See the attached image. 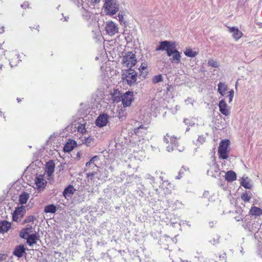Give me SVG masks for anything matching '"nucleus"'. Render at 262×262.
I'll return each instance as SVG.
<instances>
[{
	"label": "nucleus",
	"mask_w": 262,
	"mask_h": 262,
	"mask_svg": "<svg viewBox=\"0 0 262 262\" xmlns=\"http://www.w3.org/2000/svg\"><path fill=\"white\" fill-rule=\"evenodd\" d=\"M252 194L250 192V191L246 192L245 193H243L242 196L241 198L243 201L244 202H249L250 199H251Z\"/></svg>",
	"instance_id": "obj_38"
},
{
	"label": "nucleus",
	"mask_w": 262,
	"mask_h": 262,
	"mask_svg": "<svg viewBox=\"0 0 262 262\" xmlns=\"http://www.w3.org/2000/svg\"><path fill=\"white\" fill-rule=\"evenodd\" d=\"M220 111L225 116H228L230 114L229 110L228 108L227 104L224 99H222L219 104Z\"/></svg>",
	"instance_id": "obj_16"
},
{
	"label": "nucleus",
	"mask_w": 262,
	"mask_h": 262,
	"mask_svg": "<svg viewBox=\"0 0 262 262\" xmlns=\"http://www.w3.org/2000/svg\"><path fill=\"white\" fill-rule=\"evenodd\" d=\"M165 187H166V188H165V194L171 193L172 191L174 189L173 184L168 181H165Z\"/></svg>",
	"instance_id": "obj_33"
},
{
	"label": "nucleus",
	"mask_w": 262,
	"mask_h": 262,
	"mask_svg": "<svg viewBox=\"0 0 262 262\" xmlns=\"http://www.w3.org/2000/svg\"><path fill=\"white\" fill-rule=\"evenodd\" d=\"M1 29H2V32H1L0 33L4 32V31H5V30H4L5 28H4V27H2L1 28Z\"/></svg>",
	"instance_id": "obj_61"
},
{
	"label": "nucleus",
	"mask_w": 262,
	"mask_h": 262,
	"mask_svg": "<svg viewBox=\"0 0 262 262\" xmlns=\"http://www.w3.org/2000/svg\"><path fill=\"white\" fill-rule=\"evenodd\" d=\"M76 145V143L74 141H71L69 142H67L63 147V151L64 152H70L74 148Z\"/></svg>",
	"instance_id": "obj_28"
},
{
	"label": "nucleus",
	"mask_w": 262,
	"mask_h": 262,
	"mask_svg": "<svg viewBox=\"0 0 262 262\" xmlns=\"http://www.w3.org/2000/svg\"><path fill=\"white\" fill-rule=\"evenodd\" d=\"M105 29L106 33L110 36H113L118 32V25L112 21H107Z\"/></svg>",
	"instance_id": "obj_6"
},
{
	"label": "nucleus",
	"mask_w": 262,
	"mask_h": 262,
	"mask_svg": "<svg viewBox=\"0 0 262 262\" xmlns=\"http://www.w3.org/2000/svg\"><path fill=\"white\" fill-rule=\"evenodd\" d=\"M186 104H189V103H190L191 104H192V100L190 98H188L185 101Z\"/></svg>",
	"instance_id": "obj_58"
},
{
	"label": "nucleus",
	"mask_w": 262,
	"mask_h": 262,
	"mask_svg": "<svg viewBox=\"0 0 262 262\" xmlns=\"http://www.w3.org/2000/svg\"><path fill=\"white\" fill-rule=\"evenodd\" d=\"M233 96H234V91L233 90H231L227 92V95L226 97L228 99L229 103H231L232 102Z\"/></svg>",
	"instance_id": "obj_45"
},
{
	"label": "nucleus",
	"mask_w": 262,
	"mask_h": 262,
	"mask_svg": "<svg viewBox=\"0 0 262 262\" xmlns=\"http://www.w3.org/2000/svg\"><path fill=\"white\" fill-rule=\"evenodd\" d=\"M228 86L225 82H220L217 85V92L221 96L227 94Z\"/></svg>",
	"instance_id": "obj_20"
},
{
	"label": "nucleus",
	"mask_w": 262,
	"mask_h": 262,
	"mask_svg": "<svg viewBox=\"0 0 262 262\" xmlns=\"http://www.w3.org/2000/svg\"><path fill=\"white\" fill-rule=\"evenodd\" d=\"M229 144V140H223L221 142L218 149V154L220 159H227L228 158Z\"/></svg>",
	"instance_id": "obj_2"
},
{
	"label": "nucleus",
	"mask_w": 262,
	"mask_h": 262,
	"mask_svg": "<svg viewBox=\"0 0 262 262\" xmlns=\"http://www.w3.org/2000/svg\"><path fill=\"white\" fill-rule=\"evenodd\" d=\"M20 61L19 54H15L13 58L10 59L9 63L11 67H13L16 66Z\"/></svg>",
	"instance_id": "obj_30"
},
{
	"label": "nucleus",
	"mask_w": 262,
	"mask_h": 262,
	"mask_svg": "<svg viewBox=\"0 0 262 262\" xmlns=\"http://www.w3.org/2000/svg\"><path fill=\"white\" fill-rule=\"evenodd\" d=\"M209 225H210V226L211 227H212V226H213V225H214V223H213V222H210V223H209Z\"/></svg>",
	"instance_id": "obj_63"
},
{
	"label": "nucleus",
	"mask_w": 262,
	"mask_h": 262,
	"mask_svg": "<svg viewBox=\"0 0 262 262\" xmlns=\"http://www.w3.org/2000/svg\"><path fill=\"white\" fill-rule=\"evenodd\" d=\"M126 115V113L125 112V109H122L119 110L118 112V118L121 121H123L124 120Z\"/></svg>",
	"instance_id": "obj_39"
},
{
	"label": "nucleus",
	"mask_w": 262,
	"mask_h": 262,
	"mask_svg": "<svg viewBox=\"0 0 262 262\" xmlns=\"http://www.w3.org/2000/svg\"><path fill=\"white\" fill-rule=\"evenodd\" d=\"M161 93V91L159 92L156 94V97H158L159 96H160V93Z\"/></svg>",
	"instance_id": "obj_62"
},
{
	"label": "nucleus",
	"mask_w": 262,
	"mask_h": 262,
	"mask_svg": "<svg viewBox=\"0 0 262 262\" xmlns=\"http://www.w3.org/2000/svg\"><path fill=\"white\" fill-rule=\"evenodd\" d=\"M21 99H20L19 98H17V101L18 102H20L21 101Z\"/></svg>",
	"instance_id": "obj_64"
},
{
	"label": "nucleus",
	"mask_w": 262,
	"mask_h": 262,
	"mask_svg": "<svg viewBox=\"0 0 262 262\" xmlns=\"http://www.w3.org/2000/svg\"><path fill=\"white\" fill-rule=\"evenodd\" d=\"M27 243L30 246H32L33 245L36 243V241L38 239L36 233H33L28 235L27 237Z\"/></svg>",
	"instance_id": "obj_23"
},
{
	"label": "nucleus",
	"mask_w": 262,
	"mask_h": 262,
	"mask_svg": "<svg viewBox=\"0 0 262 262\" xmlns=\"http://www.w3.org/2000/svg\"><path fill=\"white\" fill-rule=\"evenodd\" d=\"M32 227L31 226H28L21 230L19 233V236L21 238L26 239L29 235V233L31 232Z\"/></svg>",
	"instance_id": "obj_25"
},
{
	"label": "nucleus",
	"mask_w": 262,
	"mask_h": 262,
	"mask_svg": "<svg viewBox=\"0 0 262 262\" xmlns=\"http://www.w3.org/2000/svg\"><path fill=\"white\" fill-rule=\"evenodd\" d=\"M7 257V254L0 253V262L5 261Z\"/></svg>",
	"instance_id": "obj_54"
},
{
	"label": "nucleus",
	"mask_w": 262,
	"mask_h": 262,
	"mask_svg": "<svg viewBox=\"0 0 262 262\" xmlns=\"http://www.w3.org/2000/svg\"><path fill=\"white\" fill-rule=\"evenodd\" d=\"M121 93L117 90H114L112 96L114 102H118L121 100Z\"/></svg>",
	"instance_id": "obj_29"
},
{
	"label": "nucleus",
	"mask_w": 262,
	"mask_h": 262,
	"mask_svg": "<svg viewBox=\"0 0 262 262\" xmlns=\"http://www.w3.org/2000/svg\"><path fill=\"white\" fill-rule=\"evenodd\" d=\"M75 189L73 186L69 185L63 191V195L66 199L67 197L71 196L74 192Z\"/></svg>",
	"instance_id": "obj_26"
},
{
	"label": "nucleus",
	"mask_w": 262,
	"mask_h": 262,
	"mask_svg": "<svg viewBox=\"0 0 262 262\" xmlns=\"http://www.w3.org/2000/svg\"><path fill=\"white\" fill-rule=\"evenodd\" d=\"M77 128L78 132L82 134H83L86 132L85 126L83 124H79Z\"/></svg>",
	"instance_id": "obj_49"
},
{
	"label": "nucleus",
	"mask_w": 262,
	"mask_h": 262,
	"mask_svg": "<svg viewBox=\"0 0 262 262\" xmlns=\"http://www.w3.org/2000/svg\"><path fill=\"white\" fill-rule=\"evenodd\" d=\"M26 248L23 245H20L16 246L13 252L14 255L17 256L18 258L21 257L23 256L24 253H25Z\"/></svg>",
	"instance_id": "obj_17"
},
{
	"label": "nucleus",
	"mask_w": 262,
	"mask_h": 262,
	"mask_svg": "<svg viewBox=\"0 0 262 262\" xmlns=\"http://www.w3.org/2000/svg\"><path fill=\"white\" fill-rule=\"evenodd\" d=\"M26 212V207L24 206H21L16 208L13 213V220L15 222L20 221L21 218L24 216Z\"/></svg>",
	"instance_id": "obj_7"
},
{
	"label": "nucleus",
	"mask_w": 262,
	"mask_h": 262,
	"mask_svg": "<svg viewBox=\"0 0 262 262\" xmlns=\"http://www.w3.org/2000/svg\"><path fill=\"white\" fill-rule=\"evenodd\" d=\"M236 174L232 170L227 171L225 174V179L228 182H232L236 180Z\"/></svg>",
	"instance_id": "obj_27"
},
{
	"label": "nucleus",
	"mask_w": 262,
	"mask_h": 262,
	"mask_svg": "<svg viewBox=\"0 0 262 262\" xmlns=\"http://www.w3.org/2000/svg\"><path fill=\"white\" fill-rule=\"evenodd\" d=\"M5 51L4 49L0 47V58L2 57L3 55H4Z\"/></svg>",
	"instance_id": "obj_57"
},
{
	"label": "nucleus",
	"mask_w": 262,
	"mask_h": 262,
	"mask_svg": "<svg viewBox=\"0 0 262 262\" xmlns=\"http://www.w3.org/2000/svg\"><path fill=\"white\" fill-rule=\"evenodd\" d=\"M143 129L145 131L146 129L143 127L140 126V127L136 128L135 129V133L136 135L138 136H140V132H141V130Z\"/></svg>",
	"instance_id": "obj_51"
},
{
	"label": "nucleus",
	"mask_w": 262,
	"mask_h": 262,
	"mask_svg": "<svg viewBox=\"0 0 262 262\" xmlns=\"http://www.w3.org/2000/svg\"><path fill=\"white\" fill-rule=\"evenodd\" d=\"M179 219L176 216V215L172 213H169L166 214V220L165 223L167 226H172L174 227L176 225L178 226L179 223Z\"/></svg>",
	"instance_id": "obj_10"
},
{
	"label": "nucleus",
	"mask_w": 262,
	"mask_h": 262,
	"mask_svg": "<svg viewBox=\"0 0 262 262\" xmlns=\"http://www.w3.org/2000/svg\"><path fill=\"white\" fill-rule=\"evenodd\" d=\"M177 149L180 151V152H182V151H183L184 150V147L183 146H182L179 148H177Z\"/></svg>",
	"instance_id": "obj_60"
},
{
	"label": "nucleus",
	"mask_w": 262,
	"mask_h": 262,
	"mask_svg": "<svg viewBox=\"0 0 262 262\" xmlns=\"http://www.w3.org/2000/svg\"><path fill=\"white\" fill-rule=\"evenodd\" d=\"M195 119L185 118L184 119V123L188 126H193L195 124Z\"/></svg>",
	"instance_id": "obj_41"
},
{
	"label": "nucleus",
	"mask_w": 262,
	"mask_h": 262,
	"mask_svg": "<svg viewBox=\"0 0 262 262\" xmlns=\"http://www.w3.org/2000/svg\"><path fill=\"white\" fill-rule=\"evenodd\" d=\"M30 195L27 192H23L19 197V203L21 205L25 204L29 199Z\"/></svg>",
	"instance_id": "obj_31"
},
{
	"label": "nucleus",
	"mask_w": 262,
	"mask_h": 262,
	"mask_svg": "<svg viewBox=\"0 0 262 262\" xmlns=\"http://www.w3.org/2000/svg\"><path fill=\"white\" fill-rule=\"evenodd\" d=\"M35 217L33 215H30L27 217L23 221V224L33 222Z\"/></svg>",
	"instance_id": "obj_48"
},
{
	"label": "nucleus",
	"mask_w": 262,
	"mask_h": 262,
	"mask_svg": "<svg viewBox=\"0 0 262 262\" xmlns=\"http://www.w3.org/2000/svg\"><path fill=\"white\" fill-rule=\"evenodd\" d=\"M209 66H211L213 68H218L219 67V63L216 60L213 59H209L208 62Z\"/></svg>",
	"instance_id": "obj_42"
},
{
	"label": "nucleus",
	"mask_w": 262,
	"mask_h": 262,
	"mask_svg": "<svg viewBox=\"0 0 262 262\" xmlns=\"http://www.w3.org/2000/svg\"><path fill=\"white\" fill-rule=\"evenodd\" d=\"M250 213L252 215L260 216L262 214V210L260 208L253 206L250 209Z\"/></svg>",
	"instance_id": "obj_32"
},
{
	"label": "nucleus",
	"mask_w": 262,
	"mask_h": 262,
	"mask_svg": "<svg viewBox=\"0 0 262 262\" xmlns=\"http://www.w3.org/2000/svg\"><path fill=\"white\" fill-rule=\"evenodd\" d=\"M137 63L136 57L135 54L132 52H128L123 56L122 63L123 67L131 69Z\"/></svg>",
	"instance_id": "obj_3"
},
{
	"label": "nucleus",
	"mask_w": 262,
	"mask_h": 262,
	"mask_svg": "<svg viewBox=\"0 0 262 262\" xmlns=\"http://www.w3.org/2000/svg\"><path fill=\"white\" fill-rule=\"evenodd\" d=\"M47 181L44 179V176L40 174L37 176L35 179V184L36 188L41 191L43 190L47 185Z\"/></svg>",
	"instance_id": "obj_11"
},
{
	"label": "nucleus",
	"mask_w": 262,
	"mask_h": 262,
	"mask_svg": "<svg viewBox=\"0 0 262 262\" xmlns=\"http://www.w3.org/2000/svg\"><path fill=\"white\" fill-rule=\"evenodd\" d=\"M219 172V169L215 163L212 164L207 173L208 176L215 178Z\"/></svg>",
	"instance_id": "obj_21"
},
{
	"label": "nucleus",
	"mask_w": 262,
	"mask_h": 262,
	"mask_svg": "<svg viewBox=\"0 0 262 262\" xmlns=\"http://www.w3.org/2000/svg\"><path fill=\"white\" fill-rule=\"evenodd\" d=\"M133 92L127 91L121 96V101L124 107L130 105L134 98Z\"/></svg>",
	"instance_id": "obj_8"
},
{
	"label": "nucleus",
	"mask_w": 262,
	"mask_h": 262,
	"mask_svg": "<svg viewBox=\"0 0 262 262\" xmlns=\"http://www.w3.org/2000/svg\"><path fill=\"white\" fill-rule=\"evenodd\" d=\"M96 174L95 172H89L86 173L87 177L88 178V182L92 183L94 182V176Z\"/></svg>",
	"instance_id": "obj_43"
},
{
	"label": "nucleus",
	"mask_w": 262,
	"mask_h": 262,
	"mask_svg": "<svg viewBox=\"0 0 262 262\" xmlns=\"http://www.w3.org/2000/svg\"><path fill=\"white\" fill-rule=\"evenodd\" d=\"M165 141L166 142L165 146L168 152L172 151L174 148H176L178 147V140L176 137L167 136V138L165 139Z\"/></svg>",
	"instance_id": "obj_5"
},
{
	"label": "nucleus",
	"mask_w": 262,
	"mask_h": 262,
	"mask_svg": "<svg viewBox=\"0 0 262 262\" xmlns=\"http://www.w3.org/2000/svg\"><path fill=\"white\" fill-rule=\"evenodd\" d=\"M147 64L146 63L144 62V63H142L140 67L139 68V70L141 73H143V71L146 70L147 69Z\"/></svg>",
	"instance_id": "obj_50"
},
{
	"label": "nucleus",
	"mask_w": 262,
	"mask_h": 262,
	"mask_svg": "<svg viewBox=\"0 0 262 262\" xmlns=\"http://www.w3.org/2000/svg\"><path fill=\"white\" fill-rule=\"evenodd\" d=\"M241 183L244 188L247 189H250L252 186L251 180L247 177H242Z\"/></svg>",
	"instance_id": "obj_24"
},
{
	"label": "nucleus",
	"mask_w": 262,
	"mask_h": 262,
	"mask_svg": "<svg viewBox=\"0 0 262 262\" xmlns=\"http://www.w3.org/2000/svg\"><path fill=\"white\" fill-rule=\"evenodd\" d=\"M219 238L217 237L216 240L214 239L213 241H210V243H211L212 245H215L216 244L219 243Z\"/></svg>",
	"instance_id": "obj_56"
},
{
	"label": "nucleus",
	"mask_w": 262,
	"mask_h": 262,
	"mask_svg": "<svg viewBox=\"0 0 262 262\" xmlns=\"http://www.w3.org/2000/svg\"><path fill=\"white\" fill-rule=\"evenodd\" d=\"M229 29L230 32L232 34L233 38L236 40H238L243 36V33L237 27H229Z\"/></svg>",
	"instance_id": "obj_19"
},
{
	"label": "nucleus",
	"mask_w": 262,
	"mask_h": 262,
	"mask_svg": "<svg viewBox=\"0 0 262 262\" xmlns=\"http://www.w3.org/2000/svg\"><path fill=\"white\" fill-rule=\"evenodd\" d=\"M138 74L132 69L124 71L122 74V79L128 85L131 86L135 84L137 81Z\"/></svg>",
	"instance_id": "obj_1"
},
{
	"label": "nucleus",
	"mask_w": 262,
	"mask_h": 262,
	"mask_svg": "<svg viewBox=\"0 0 262 262\" xmlns=\"http://www.w3.org/2000/svg\"><path fill=\"white\" fill-rule=\"evenodd\" d=\"M177 50L176 41L165 40V51L167 54Z\"/></svg>",
	"instance_id": "obj_15"
},
{
	"label": "nucleus",
	"mask_w": 262,
	"mask_h": 262,
	"mask_svg": "<svg viewBox=\"0 0 262 262\" xmlns=\"http://www.w3.org/2000/svg\"><path fill=\"white\" fill-rule=\"evenodd\" d=\"M107 14L113 15L119 11V4L116 0H106L104 5Z\"/></svg>",
	"instance_id": "obj_4"
},
{
	"label": "nucleus",
	"mask_w": 262,
	"mask_h": 262,
	"mask_svg": "<svg viewBox=\"0 0 262 262\" xmlns=\"http://www.w3.org/2000/svg\"><path fill=\"white\" fill-rule=\"evenodd\" d=\"M185 170V169L183 167H182V168L180 169L179 172V175L176 177V179H180L182 177V174L184 172Z\"/></svg>",
	"instance_id": "obj_53"
},
{
	"label": "nucleus",
	"mask_w": 262,
	"mask_h": 262,
	"mask_svg": "<svg viewBox=\"0 0 262 262\" xmlns=\"http://www.w3.org/2000/svg\"><path fill=\"white\" fill-rule=\"evenodd\" d=\"M11 223L4 220L0 222V233L7 232L11 228Z\"/></svg>",
	"instance_id": "obj_22"
},
{
	"label": "nucleus",
	"mask_w": 262,
	"mask_h": 262,
	"mask_svg": "<svg viewBox=\"0 0 262 262\" xmlns=\"http://www.w3.org/2000/svg\"><path fill=\"white\" fill-rule=\"evenodd\" d=\"M73 1L78 7L80 6H82V9L83 11L82 13V16L86 19H88L91 15V13L89 12L88 8L86 5H84V2L82 0H71Z\"/></svg>",
	"instance_id": "obj_9"
},
{
	"label": "nucleus",
	"mask_w": 262,
	"mask_h": 262,
	"mask_svg": "<svg viewBox=\"0 0 262 262\" xmlns=\"http://www.w3.org/2000/svg\"><path fill=\"white\" fill-rule=\"evenodd\" d=\"M163 81V76L161 74L156 75L153 77L152 82L153 83L156 84Z\"/></svg>",
	"instance_id": "obj_40"
},
{
	"label": "nucleus",
	"mask_w": 262,
	"mask_h": 262,
	"mask_svg": "<svg viewBox=\"0 0 262 262\" xmlns=\"http://www.w3.org/2000/svg\"><path fill=\"white\" fill-rule=\"evenodd\" d=\"M94 139L92 136H88V137H84V139L83 141V143L85 144L87 146H91L94 144Z\"/></svg>",
	"instance_id": "obj_36"
},
{
	"label": "nucleus",
	"mask_w": 262,
	"mask_h": 262,
	"mask_svg": "<svg viewBox=\"0 0 262 262\" xmlns=\"http://www.w3.org/2000/svg\"><path fill=\"white\" fill-rule=\"evenodd\" d=\"M100 0H87L88 2L84 5L88 7H90L91 6H94L96 4L99 2Z\"/></svg>",
	"instance_id": "obj_47"
},
{
	"label": "nucleus",
	"mask_w": 262,
	"mask_h": 262,
	"mask_svg": "<svg viewBox=\"0 0 262 262\" xmlns=\"http://www.w3.org/2000/svg\"><path fill=\"white\" fill-rule=\"evenodd\" d=\"M98 159V156H94L93 157H92L91 160L88 162L86 163V167L88 168V167H96V165L95 164V162L96 161V160H97Z\"/></svg>",
	"instance_id": "obj_37"
},
{
	"label": "nucleus",
	"mask_w": 262,
	"mask_h": 262,
	"mask_svg": "<svg viewBox=\"0 0 262 262\" xmlns=\"http://www.w3.org/2000/svg\"><path fill=\"white\" fill-rule=\"evenodd\" d=\"M55 169V163L53 161L50 160L47 163L46 166V173L50 177L53 173Z\"/></svg>",
	"instance_id": "obj_18"
},
{
	"label": "nucleus",
	"mask_w": 262,
	"mask_h": 262,
	"mask_svg": "<svg viewBox=\"0 0 262 262\" xmlns=\"http://www.w3.org/2000/svg\"><path fill=\"white\" fill-rule=\"evenodd\" d=\"M184 54L189 57H194L198 55V52L194 51H193L191 49L187 48L184 51Z\"/></svg>",
	"instance_id": "obj_34"
},
{
	"label": "nucleus",
	"mask_w": 262,
	"mask_h": 262,
	"mask_svg": "<svg viewBox=\"0 0 262 262\" xmlns=\"http://www.w3.org/2000/svg\"><path fill=\"white\" fill-rule=\"evenodd\" d=\"M21 7L23 8L26 9V8L29 7V3L28 2H24L23 4L21 5Z\"/></svg>",
	"instance_id": "obj_55"
},
{
	"label": "nucleus",
	"mask_w": 262,
	"mask_h": 262,
	"mask_svg": "<svg viewBox=\"0 0 262 262\" xmlns=\"http://www.w3.org/2000/svg\"><path fill=\"white\" fill-rule=\"evenodd\" d=\"M205 140L206 137L204 135H200L197 139V143H196V145H199L200 144H202L205 142Z\"/></svg>",
	"instance_id": "obj_44"
},
{
	"label": "nucleus",
	"mask_w": 262,
	"mask_h": 262,
	"mask_svg": "<svg viewBox=\"0 0 262 262\" xmlns=\"http://www.w3.org/2000/svg\"><path fill=\"white\" fill-rule=\"evenodd\" d=\"M166 199L168 207L171 208L173 210L181 208L183 206L182 202H179L178 200L173 201V198L171 199L167 198Z\"/></svg>",
	"instance_id": "obj_14"
},
{
	"label": "nucleus",
	"mask_w": 262,
	"mask_h": 262,
	"mask_svg": "<svg viewBox=\"0 0 262 262\" xmlns=\"http://www.w3.org/2000/svg\"><path fill=\"white\" fill-rule=\"evenodd\" d=\"M185 226H187L188 228H190L191 227V225L189 223V222L183 220L179 222L178 224V226L180 227H184Z\"/></svg>",
	"instance_id": "obj_46"
},
{
	"label": "nucleus",
	"mask_w": 262,
	"mask_h": 262,
	"mask_svg": "<svg viewBox=\"0 0 262 262\" xmlns=\"http://www.w3.org/2000/svg\"><path fill=\"white\" fill-rule=\"evenodd\" d=\"M170 61L174 64H179L181 61V55L178 50L167 54Z\"/></svg>",
	"instance_id": "obj_13"
},
{
	"label": "nucleus",
	"mask_w": 262,
	"mask_h": 262,
	"mask_svg": "<svg viewBox=\"0 0 262 262\" xmlns=\"http://www.w3.org/2000/svg\"><path fill=\"white\" fill-rule=\"evenodd\" d=\"M56 211V207L53 205L51 204L45 206L44 211L46 213H55Z\"/></svg>",
	"instance_id": "obj_35"
},
{
	"label": "nucleus",
	"mask_w": 262,
	"mask_h": 262,
	"mask_svg": "<svg viewBox=\"0 0 262 262\" xmlns=\"http://www.w3.org/2000/svg\"><path fill=\"white\" fill-rule=\"evenodd\" d=\"M109 116L106 114H102L99 115L96 120V125L99 127H102L106 125L108 123Z\"/></svg>",
	"instance_id": "obj_12"
},
{
	"label": "nucleus",
	"mask_w": 262,
	"mask_h": 262,
	"mask_svg": "<svg viewBox=\"0 0 262 262\" xmlns=\"http://www.w3.org/2000/svg\"><path fill=\"white\" fill-rule=\"evenodd\" d=\"M118 18L120 21L122 22L123 19V16L122 14H119Z\"/></svg>",
	"instance_id": "obj_59"
},
{
	"label": "nucleus",
	"mask_w": 262,
	"mask_h": 262,
	"mask_svg": "<svg viewBox=\"0 0 262 262\" xmlns=\"http://www.w3.org/2000/svg\"><path fill=\"white\" fill-rule=\"evenodd\" d=\"M156 51H163L164 50V41L160 42V45L156 49Z\"/></svg>",
	"instance_id": "obj_52"
}]
</instances>
